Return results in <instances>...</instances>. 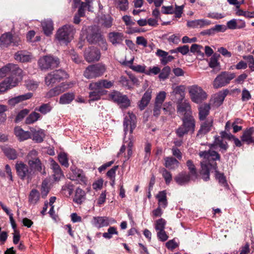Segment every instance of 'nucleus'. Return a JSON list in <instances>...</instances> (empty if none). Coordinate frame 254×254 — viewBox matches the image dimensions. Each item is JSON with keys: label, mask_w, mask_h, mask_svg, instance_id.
Returning a JSON list of instances; mask_svg holds the SVG:
<instances>
[{"label": "nucleus", "mask_w": 254, "mask_h": 254, "mask_svg": "<svg viewBox=\"0 0 254 254\" xmlns=\"http://www.w3.org/2000/svg\"><path fill=\"white\" fill-rule=\"evenodd\" d=\"M213 125V119L211 117L208 118L201 126L200 128L198 130L197 135H204L209 132Z\"/></svg>", "instance_id": "25"}, {"label": "nucleus", "mask_w": 254, "mask_h": 254, "mask_svg": "<svg viewBox=\"0 0 254 254\" xmlns=\"http://www.w3.org/2000/svg\"><path fill=\"white\" fill-rule=\"evenodd\" d=\"M41 24L44 33L47 36L50 35L54 29L52 20L51 19L45 20L42 22Z\"/></svg>", "instance_id": "34"}, {"label": "nucleus", "mask_w": 254, "mask_h": 254, "mask_svg": "<svg viewBox=\"0 0 254 254\" xmlns=\"http://www.w3.org/2000/svg\"><path fill=\"white\" fill-rule=\"evenodd\" d=\"M74 97V94L72 92L64 93L61 96L59 103L61 104H69L73 100Z\"/></svg>", "instance_id": "38"}, {"label": "nucleus", "mask_w": 254, "mask_h": 254, "mask_svg": "<svg viewBox=\"0 0 254 254\" xmlns=\"http://www.w3.org/2000/svg\"><path fill=\"white\" fill-rule=\"evenodd\" d=\"M173 91L171 93L172 95L179 96L178 101H183L185 97L186 87L184 85H179L172 87Z\"/></svg>", "instance_id": "27"}, {"label": "nucleus", "mask_w": 254, "mask_h": 254, "mask_svg": "<svg viewBox=\"0 0 254 254\" xmlns=\"http://www.w3.org/2000/svg\"><path fill=\"white\" fill-rule=\"evenodd\" d=\"M215 165H213L214 169L215 170V177L218 180L219 183L223 186H226L227 185L225 177L223 173H220L216 170V163Z\"/></svg>", "instance_id": "46"}, {"label": "nucleus", "mask_w": 254, "mask_h": 254, "mask_svg": "<svg viewBox=\"0 0 254 254\" xmlns=\"http://www.w3.org/2000/svg\"><path fill=\"white\" fill-rule=\"evenodd\" d=\"M8 72H10V75L4 80H9L7 83L15 82L14 87L16 86L22 79V70L17 65L9 64L0 68V79L5 76Z\"/></svg>", "instance_id": "2"}, {"label": "nucleus", "mask_w": 254, "mask_h": 254, "mask_svg": "<svg viewBox=\"0 0 254 254\" xmlns=\"http://www.w3.org/2000/svg\"><path fill=\"white\" fill-rule=\"evenodd\" d=\"M67 74L65 71L62 69L56 70L50 72L45 77V83L48 86L53 85L67 78Z\"/></svg>", "instance_id": "9"}, {"label": "nucleus", "mask_w": 254, "mask_h": 254, "mask_svg": "<svg viewBox=\"0 0 254 254\" xmlns=\"http://www.w3.org/2000/svg\"><path fill=\"white\" fill-rule=\"evenodd\" d=\"M183 125L190 132L192 133L195 128V121L193 117L190 115L184 117L182 118Z\"/></svg>", "instance_id": "22"}, {"label": "nucleus", "mask_w": 254, "mask_h": 254, "mask_svg": "<svg viewBox=\"0 0 254 254\" xmlns=\"http://www.w3.org/2000/svg\"><path fill=\"white\" fill-rule=\"evenodd\" d=\"M210 109V105L207 104H203L199 108V118L200 120L205 119L209 114Z\"/></svg>", "instance_id": "37"}, {"label": "nucleus", "mask_w": 254, "mask_h": 254, "mask_svg": "<svg viewBox=\"0 0 254 254\" xmlns=\"http://www.w3.org/2000/svg\"><path fill=\"white\" fill-rule=\"evenodd\" d=\"M235 77V74L229 71H222L214 79L212 85L215 89L224 87L230 83Z\"/></svg>", "instance_id": "8"}, {"label": "nucleus", "mask_w": 254, "mask_h": 254, "mask_svg": "<svg viewBox=\"0 0 254 254\" xmlns=\"http://www.w3.org/2000/svg\"><path fill=\"white\" fill-rule=\"evenodd\" d=\"M103 38L97 27L94 26L89 27L87 32L86 39L91 44L99 42Z\"/></svg>", "instance_id": "12"}, {"label": "nucleus", "mask_w": 254, "mask_h": 254, "mask_svg": "<svg viewBox=\"0 0 254 254\" xmlns=\"http://www.w3.org/2000/svg\"><path fill=\"white\" fill-rule=\"evenodd\" d=\"M211 22L210 20L205 19H198L192 20H188L187 26L192 29L202 28L210 25Z\"/></svg>", "instance_id": "17"}, {"label": "nucleus", "mask_w": 254, "mask_h": 254, "mask_svg": "<svg viewBox=\"0 0 254 254\" xmlns=\"http://www.w3.org/2000/svg\"><path fill=\"white\" fill-rule=\"evenodd\" d=\"M58 159L60 163L65 167L69 166L67 155L65 153H61L58 155Z\"/></svg>", "instance_id": "55"}, {"label": "nucleus", "mask_w": 254, "mask_h": 254, "mask_svg": "<svg viewBox=\"0 0 254 254\" xmlns=\"http://www.w3.org/2000/svg\"><path fill=\"white\" fill-rule=\"evenodd\" d=\"M166 97V93L165 91H160L156 95L155 104L162 106Z\"/></svg>", "instance_id": "48"}, {"label": "nucleus", "mask_w": 254, "mask_h": 254, "mask_svg": "<svg viewBox=\"0 0 254 254\" xmlns=\"http://www.w3.org/2000/svg\"><path fill=\"white\" fill-rule=\"evenodd\" d=\"M73 190L74 185L70 182L66 183L62 187V191L67 197H69L72 194Z\"/></svg>", "instance_id": "42"}, {"label": "nucleus", "mask_w": 254, "mask_h": 254, "mask_svg": "<svg viewBox=\"0 0 254 254\" xmlns=\"http://www.w3.org/2000/svg\"><path fill=\"white\" fill-rule=\"evenodd\" d=\"M109 38L113 45H116L122 42L123 40V35L121 33L111 32L109 34Z\"/></svg>", "instance_id": "36"}, {"label": "nucleus", "mask_w": 254, "mask_h": 254, "mask_svg": "<svg viewBox=\"0 0 254 254\" xmlns=\"http://www.w3.org/2000/svg\"><path fill=\"white\" fill-rule=\"evenodd\" d=\"M73 175L70 176L69 178L71 180H77L80 184H85L86 179L83 171L78 169L72 170Z\"/></svg>", "instance_id": "23"}, {"label": "nucleus", "mask_w": 254, "mask_h": 254, "mask_svg": "<svg viewBox=\"0 0 254 254\" xmlns=\"http://www.w3.org/2000/svg\"><path fill=\"white\" fill-rule=\"evenodd\" d=\"M152 97V90L147 89L144 93L141 99L138 102V107L141 110H143L148 105Z\"/></svg>", "instance_id": "20"}, {"label": "nucleus", "mask_w": 254, "mask_h": 254, "mask_svg": "<svg viewBox=\"0 0 254 254\" xmlns=\"http://www.w3.org/2000/svg\"><path fill=\"white\" fill-rule=\"evenodd\" d=\"M66 85H64L63 84H61L58 86L55 87V88L51 89L47 93V97L48 98H51L54 96H57L61 93L65 91L66 87H65Z\"/></svg>", "instance_id": "32"}, {"label": "nucleus", "mask_w": 254, "mask_h": 254, "mask_svg": "<svg viewBox=\"0 0 254 254\" xmlns=\"http://www.w3.org/2000/svg\"><path fill=\"white\" fill-rule=\"evenodd\" d=\"M114 85V82L108 81L106 79H101L97 82L91 83V88L94 89L95 87L101 90H105L104 88L109 89Z\"/></svg>", "instance_id": "19"}, {"label": "nucleus", "mask_w": 254, "mask_h": 254, "mask_svg": "<svg viewBox=\"0 0 254 254\" xmlns=\"http://www.w3.org/2000/svg\"><path fill=\"white\" fill-rule=\"evenodd\" d=\"M15 135L20 141L26 140L31 137V132L28 131H24L20 127H16L14 128Z\"/></svg>", "instance_id": "30"}, {"label": "nucleus", "mask_w": 254, "mask_h": 254, "mask_svg": "<svg viewBox=\"0 0 254 254\" xmlns=\"http://www.w3.org/2000/svg\"><path fill=\"white\" fill-rule=\"evenodd\" d=\"M106 70L105 65L101 63L90 65L84 71V76L87 79L99 77L104 73Z\"/></svg>", "instance_id": "7"}, {"label": "nucleus", "mask_w": 254, "mask_h": 254, "mask_svg": "<svg viewBox=\"0 0 254 254\" xmlns=\"http://www.w3.org/2000/svg\"><path fill=\"white\" fill-rule=\"evenodd\" d=\"M4 152L5 155L9 159L14 160L16 159L17 157V153L15 150L14 149L11 148H7L4 150Z\"/></svg>", "instance_id": "49"}, {"label": "nucleus", "mask_w": 254, "mask_h": 254, "mask_svg": "<svg viewBox=\"0 0 254 254\" xmlns=\"http://www.w3.org/2000/svg\"><path fill=\"white\" fill-rule=\"evenodd\" d=\"M118 232L114 227H110L108 228L107 232L103 234V237L106 239H110L112 238L113 234L118 235Z\"/></svg>", "instance_id": "52"}, {"label": "nucleus", "mask_w": 254, "mask_h": 254, "mask_svg": "<svg viewBox=\"0 0 254 254\" xmlns=\"http://www.w3.org/2000/svg\"><path fill=\"white\" fill-rule=\"evenodd\" d=\"M177 112L179 115L187 117L191 115L190 105L188 101H177Z\"/></svg>", "instance_id": "15"}, {"label": "nucleus", "mask_w": 254, "mask_h": 254, "mask_svg": "<svg viewBox=\"0 0 254 254\" xmlns=\"http://www.w3.org/2000/svg\"><path fill=\"white\" fill-rule=\"evenodd\" d=\"M199 155L200 157L204 159L201 162V170L200 174L203 180L207 181L209 179V171L210 167L212 166L210 163V161L219 160L220 156L217 152L211 150L201 151L199 152Z\"/></svg>", "instance_id": "1"}, {"label": "nucleus", "mask_w": 254, "mask_h": 254, "mask_svg": "<svg viewBox=\"0 0 254 254\" xmlns=\"http://www.w3.org/2000/svg\"><path fill=\"white\" fill-rule=\"evenodd\" d=\"M60 59L52 55H47L40 58L38 62L40 68L42 70H46L59 66Z\"/></svg>", "instance_id": "6"}, {"label": "nucleus", "mask_w": 254, "mask_h": 254, "mask_svg": "<svg viewBox=\"0 0 254 254\" xmlns=\"http://www.w3.org/2000/svg\"><path fill=\"white\" fill-rule=\"evenodd\" d=\"M235 136L231 134H228L224 131L221 132V136H216L213 144H210L211 149L215 148V146H218L224 150H226L228 148L227 144L223 140L224 138H227L229 139L234 138Z\"/></svg>", "instance_id": "11"}, {"label": "nucleus", "mask_w": 254, "mask_h": 254, "mask_svg": "<svg viewBox=\"0 0 254 254\" xmlns=\"http://www.w3.org/2000/svg\"><path fill=\"white\" fill-rule=\"evenodd\" d=\"M176 183L180 186L185 185L191 179V176L186 172H182L179 173L175 178Z\"/></svg>", "instance_id": "21"}, {"label": "nucleus", "mask_w": 254, "mask_h": 254, "mask_svg": "<svg viewBox=\"0 0 254 254\" xmlns=\"http://www.w3.org/2000/svg\"><path fill=\"white\" fill-rule=\"evenodd\" d=\"M190 131L182 125L177 130L176 133L179 137H183L184 135L188 133Z\"/></svg>", "instance_id": "63"}, {"label": "nucleus", "mask_w": 254, "mask_h": 254, "mask_svg": "<svg viewBox=\"0 0 254 254\" xmlns=\"http://www.w3.org/2000/svg\"><path fill=\"white\" fill-rule=\"evenodd\" d=\"M116 4L120 10L125 11L127 7V0H117Z\"/></svg>", "instance_id": "60"}, {"label": "nucleus", "mask_w": 254, "mask_h": 254, "mask_svg": "<svg viewBox=\"0 0 254 254\" xmlns=\"http://www.w3.org/2000/svg\"><path fill=\"white\" fill-rule=\"evenodd\" d=\"M100 56V51L94 47H89L84 51L85 59L88 63L99 61Z\"/></svg>", "instance_id": "13"}, {"label": "nucleus", "mask_w": 254, "mask_h": 254, "mask_svg": "<svg viewBox=\"0 0 254 254\" xmlns=\"http://www.w3.org/2000/svg\"><path fill=\"white\" fill-rule=\"evenodd\" d=\"M75 33V29L73 26L64 25L58 29L56 38L61 43L66 45L73 39Z\"/></svg>", "instance_id": "3"}, {"label": "nucleus", "mask_w": 254, "mask_h": 254, "mask_svg": "<svg viewBox=\"0 0 254 254\" xmlns=\"http://www.w3.org/2000/svg\"><path fill=\"white\" fill-rule=\"evenodd\" d=\"M162 175L165 181L166 184L167 185L170 184L172 180V176L171 173L166 169L163 168L162 170Z\"/></svg>", "instance_id": "56"}, {"label": "nucleus", "mask_w": 254, "mask_h": 254, "mask_svg": "<svg viewBox=\"0 0 254 254\" xmlns=\"http://www.w3.org/2000/svg\"><path fill=\"white\" fill-rule=\"evenodd\" d=\"M171 71V68L169 66H167L163 68L160 72L159 78L161 80H165L168 78Z\"/></svg>", "instance_id": "50"}, {"label": "nucleus", "mask_w": 254, "mask_h": 254, "mask_svg": "<svg viewBox=\"0 0 254 254\" xmlns=\"http://www.w3.org/2000/svg\"><path fill=\"white\" fill-rule=\"evenodd\" d=\"M156 197L158 200V206L161 207L162 208H165L168 205L166 191H159Z\"/></svg>", "instance_id": "31"}, {"label": "nucleus", "mask_w": 254, "mask_h": 254, "mask_svg": "<svg viewBox=\"0 0 254 254\" xmlns=\"http://www.w3.org/2000/svg\"><path fill=\"white\" fill-rule=\"evenodd\" d=\"M19 39H14L10 33H5L0 37V48H4L7 47L12 43L14 46H17L19 45Z\"/></svg>", "instance_id": "14"}, {"label": "nucleus", "mask_w": 254, "mask_h": 254, "mask_svg": "<svg viewBox=\"0 0 254 254\" xmlns=\"http://www.w3.org/2000/svg\"><path fill=\"white\" fill-rule=\"evenodd\" d=\"M9 80H4L2 82L0 83V93L4 92L8 89H11L14 87V83H7Z\"/></svg>", "instance_id": "51"}, {"label": "nucleus", "mask_w": 254, "mask_h": 254, "mask_svg": "<svg viewBox=\"0 0 254 254\" xmlns=\"http://www.w3.org/2000/svg\"><path fill=\"white\" fill-rule=\"evenodd\" d=\"M161 71L160 68L157 66L149 67L147 70H146L145 74L151 76L153 75H157Z\"/></svg>", "instance_id": "57"}, {"label": "nucleus", "mask_w": 254, "mask_h": 254, "mask_svg": "<svg viewBox=\"0 0 254 254\" xmlns=\"http://www.w3.org/2000/svg\"><path fill=\"white\" fill-rule=\"evenodd\" d=\"M37 156L38 152L35 150H32L28 153L26 160L29 167L32 172L34 171L40 172L42 174H45V172L43 171L44 166Z\"/></svg>", "instance_id": "4"}, {"label": "nucleus", "mask_w": 254, "mask_h": 254, "mask_svg": "<svg viewBox=\"0 0 254 254\" xmlns=\"http://www.w3.org/2000/svg\"><path fill=\"white\" fill-rule=\"evenodd\" d=\"M156 54L160 58V63L163 65H166L174 59L172 56L169 55L168 53L160 49L157 50Z\"/></svg>", "instance_id": "24"}, {"label": "nucleus", "mask_w": 254, "mask_h": 254, "mask_svg": "<svg viewBox=\"0 0 254 254\" xmlns=\"http://www.w3.org/2000/svg\"><path fill=\"white\" fill-rule=\"evenodd\" d=\"M187 166L190 171V173L189 174L191 176V179L194 180L196 179L197 172L193 162L190 160H188L187 162Z\"/></svg>", "instance_id": "43"}, {"label": "nucleus", "mask_w": 254, "mask_h": 254, "mask_svg": "<svg viewBox=\"0 0 254 254\" xmlns=\"http://www.w3.org/2000/svg\"><path fill=\"white\" fill-rule=\"evenodd\" d=\"M7 110V107L4 105H0V124L5 121L6 115L4 112Z\"/></svg>", "instance_id": "59"}, {"label": "nucleus", "mask_w": 254, "mask_h": 254, "mask_svg": "<svg viewBox=\"0 0 254 254\" xmlns=\"http://www.w3.org/2000/svg\"><path fill=\"white\" fill-rule=\"evenodd\" d=\"M92 223L95 227L100 228L110 225L109 218L106 217H94Z\"/></svg>", "instance_id": "26"}, {"label": "nucleus", "mask_w": 254, "mask_h": 254, "mask_svg": "<svg viewBox=\"0 0 254 254\" xmlns=\"http://www.w3.org/2000/svg\"><path fill=\"white\" fill-rule=\"evenodd\" d=\"M109 97L115 102L119 104H122L121 107L122 109H125L127 108V97L126 95H123L120 92L114 91L109 95Z\"/></svg>", "instance_id": "16"}, {"label": "nucleus", "mask_w": 254, "mask_h": 254, "mask_svg": "<svg viewBox=\"0 0 254 254\" xmlns=\"http://www.w3.org/2000/svg\"><path fill=\"white\" fill-rule=\"evenodd\" d=\"M15 169L18 177L22 180H27L28 182L31 180L33 173L28 166L22 162H17L15 164Z\"/></svg>", "instance_id": "10"}, {"label": "nucleus", "mask_w": 254, "mask_h": 254, "mask_svg": "<svg viewBox=\"0 0 254 254\" xmlns=\"http://www.w3.org/2000/svg\"><path fill=\"white\" fill-rule=\"evenodd\" d=\"M89 89L91 90L89 93L90 101H98L101 99V97L106 95L107 91L106 90H101L97 88L92 89L91 88V83L89 85Z\"/></svg>", "instance_id": "18"}, {"label": "nucleus", "mask_w": 254, "mask_h": 254, "mask_svg": "<svg viewBox=\"0 0 254 254\" xmlns=\"http://www.w3.org/2000/svg\"><path fill=\"white\" fill-rule=\"evenodd\" d=\"M51 109L52 108L49 104H43L38 109H37L36 108V110L39 111L43 114H46L49 112Z\"/></svg>", "instance_id": "61"}, {"label": "nucleus", "mask_w": 254, "mask_h": 254, "mask_svg": "<svg viewBox=\"0 0 254 254\" xmlns=\"http://www.w3.org/2000/svg\"><path fill=\"white\" fill-rule=\"evenodd\" d=\"M244 60L247 61L249 67L252 71H254V58L252 55L243 56Z\"/></svg>", "instance_id": "58"}, {"label": "nucleus", "mask_w": 254, "mask_h": 254, "mask_svg": "<svg viewBox=\"0 0 254 254\" xmlns=\"http://www.w3.org/2000/svg\"><path fill=\"white\" fill-rule=\"evenodd\" d=\"M164 160L165 166L169 170H175L179 167V162L174 158L166 157Z\"/></svg>", "instance_id": "33"}, {"label": "nucleus", "mask_w": 254, "mask_h": 254, "mask_svg": "<svg viewBox=\"0 0 254 254\" xmlns=\"http://www.w3.org/2000/svg\"><path fill=\"white\" fill-rule=\"evenodd\" d=\"M39 199V193L36 190H32L29 196V201L31 203L36 204Z\"/></svg>", "instance_id": "47"}, {"label": "nucleus", "mask_w": 254, "mask_h": 254, "mask_svg": "<svg viewBox=\"0 0 254 254\" xmlns=\"http://www.w3.org/2000/svg\"><path fill=\"white\" fill-rule=\"evenodd\" d=\"M155 229L156 231H159L163 230L165 229V226L166 225V221L163 219L160 218L156 220L155 223Z\"/></svg>", "instance_id": "53"}, {"label": "nucleus", "mask_w": 254, "mask_h": 254, "mask_svg": "<svg viewBox=\"0 0 254 254\" xmlns=\"http://www.w3.org/2000/svg\"><path fill=\"white\" fill-rule=\"evenodd\" d=\"M175 9L174 10V12L175 14V16L176 18H180L182 16V14L183 12V9L185 6L184 5L178 6L177 4H175Z\"/></svg>", "instance_id": "64"}, {"label": "nucleus", "mask_w": 254, "mask_h": 254, "mask_svg": "<svg viewBox=\"0 0 254 254\" xmlns=\"http://www.w3.org/2000/svg\"><path fill=\"white\" fill-rule=\"evenodd\" d=\"M85 200V191L79 188H77L73 201L77 204H81Z\"/></svg>", "instance_id": "35"}, {"label": "nucleus", "mask_w": 254, "mask_h": 254, "mask_svg": "<svg viewBox=\"0 0 254 254\" xmlns=\"http://www.w3.org/2000/svg\"><path fill=\"white\" fill-rule=\"evenodd\" d=\"M30 131L32 133L33 140L37 142H41L43 141L44 133L42 129L36 130L35 128H30Z\"/></svg>", "instance_id": "39"}, {"label": "nucleus", "mask_w": 254, "mask_h": 254, "mask_svg": "<svg viewBox=\"0 0 254 254\" xmlns=\"http://www.w3.org/2000/svg\"><path fill=\"white\" fill-rule=\"evenodd\" d=\"M29 113V110L27 109H24L21 110L17 115L15 119V122L18 123L21 121L26 116H27Z\"/></svg>", "instance_id": "54"}, {"label": "nucleus", "mask_w": 254, "mask_h": 254, "mask_svg": "<svg viewBox=\"0 0 254 254\" xmlns=\"http://www.w3.org/2000/svg\"><path fill=\"white\" fill-rule=\"evenodd\" d=\"M253 132V128H251L244 131L242 136V141L247 142L248 144L254 143V138L252 137Z\"/></svg>", "instance_id": "40"}, {"label": "nucleus", "mask_w": 254, "mask_h": 254, "mask_svg": "<svg viewBox=\"0 0 254 254\" xmlns=\"http://www.w3.org/2000/svg\"><path fill=\"white\" fill-rule=\"evenodd\" d=\"M130 126V132L132 133L133 130L136 126V118L135 115L128 113V126Z\"/></svg>", "instance_id": "44"}, {"label": "nucleus", "mask_w": 254, "mask_h": 254, "mask_svg": "<svg viewBox=\"0 0 254 254\" xmlns=\"http://www.w3.org/2000/svg\"><path fill=\"white\" fill-rule=\"evenodd\" d=\"M228 93V90L226 89L221 91L214 95L213 97V103L215 106H220Z\"/></svg>", "instance_id": "29"}, {"label": "nucleus", "mask_w": 254, "mask_h": 254, "mask_svg": "<svg viewBox=\"0 0 254 254\" xmlns=\"http://www.w3.org/2000/svg\"><path fill=\"white\" fill-rule=\"evenodd\" d=\"M15 59L20 62H28L30 60V56L25 51H18L15 53Z\"/></svg>", "instance_id": "41"}, {"label": "nucleus", "mask_w": 254, "mask_h": 254, "mask_svg": "<svg viewBox=\"0 0 254 254\" xmlns=\"http://www.w3.org/2000/svg\"><path fill=\"white\" fill-rule=\"evenodd\" d=\"M51 168L53 170L54 178L55 181H59L64 177L63 173L59 165L53 160L51 161Z\"/></svg>", "instance_id": "28"}, {"label": "nucleus", "mask_w": 254, "mask_h": 254, "mask_svg": "<svg viewBox=\"0 0 254 254\" xmlns=\"http://www.w3.org/2000/svg\"><path fill=\"white\" fill-rule=\"evenodd\" d=\"M188 92L191 101L196 104L201 103L205 100L208 96L206 92L197 85L189 86Z\"/></svg>", "instance_id": "5"}, {"label": "nucleus", "mask_w": 254, "mask_h": 254, "mask_svg": "<svg viewBox=\"0 0 254 254\" xmlns=\"http://www.w3.org/2000/svg\"><path fill=\"white\" fill-rule=\"evenodd\" d=\"M146 66L145 65H133L131 64L129 65V68L132 69L133 70L140 72V73H144L145 74V69Z\"/></svg>", "instance_id": "62"}, {"label": "nucleus", "mask_w": 254, "mask_h": 254, "mask_svg": "<svg viewBox=\"0 0 254 254\" xmlns=\"http://www.w3.org/2000/svg\"><path fill=\"white\" fill-rule=\"evenodd\" d=\"M40 115L36 112H33L31 113L29 116L26 118L25 120V124H32L36 122L40 118Z\"/></svg>", "instance_id": "45"}]
</instances>
